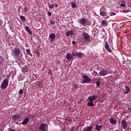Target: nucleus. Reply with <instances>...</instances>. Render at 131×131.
Segmentation results:
<instances>
[{
	"label": "nucleus",
	"mask_w": 131,
	"mask_h": 131,
	"mask_svg": "<svg viewBox=\"0 0 131 131\" xmlns=\"http://www.w3.org/2000/svg\"><path fill=\"white\" fill-rule=\"evenodd\" d=\"M10 131H15V129H11V130H10Z\"/></svg>",
	"instance_id": "nucleus-50"
},
{
	"label": "nucleus",
	"mask_w": 131,
	"mask_h": 131,
	"mask_svg": "<svg viewBox=\"0 0 131 131\" xmlns=\"http://www.w3.org/2000/svg\"><path fill=\"white\" fill-rule=\"evenodd\" d=\"M48 5L49 6V9H54V8H55V5L54 4H51V5H50V3H48Z\"/></svg>",
	"instance_id": "nucleus-26"
},
{
	"label": "nucleus",
	"mask_w": 131,
	"mask_h": 131,
	"mask_svg": "<svg viewBox=\"0 0 131 131\" xmlns=\"http://www.w3.org/2000/svg\"><path fill=\"white\" fill-rule=\"evenodd\" d=\"M28 122H29V118L27 117L21 122V124L23 125H24L25 124H27V123H28Z\"/></svg>",
	"instance_id": "nucleus-14"
},
{
	"label": "nucleus",
	"mask_w": 131,
	"mask_h": 131,
	"mask_svg": "<svg viewBox=\"0 0 131 131\" xmlns=\"http://www.w3.org/2000/svg\"><path fill=\"white\" fill-rule=\"evenodd\" d=\"M82 36L83 40L84 41H85V42H89L90 41V39H91V36H90L88 33L83 32L82 34Z\"/></svg>",
	"instance_id": "nucleus-6"
},
{
	"label": "nucleus",
	"mask_w": 131,
	"mask_h": 131,
	"mask_svg": "<svg viewBox=\"0 0 131 131\" xmlns=\"http://www.w3.org/2000/svg\"><path fill=\"white\" fill-rule=\"evenodd\" d=\"M78 88V86H77V85L75 84L74 86V90H76V89H77Z\"/></svg>",
	"instance_id": "nucleus-38"
},
{
	"label": "nucleus",
	"mask_w": 131,
	"mask_h": 131,
	"mask_svg": "<svg viewBox=\"0 0 131 131\" xmlns=\"http://www.w3.org/2000/svg\"><path fill=\"white\" fill-rule=\"evenodd\" d=\"M7 78H8V77H6V78L1 83V86L2 90H6L9 85V79Z\"/></svg>",
	"instance_id": "nucleus-3"
},
{
	"label": "nucleus",
	"mask_w": 131,
	"mask_h": 131,
	"mask_svg": "<svg viewBox=\"0 0 131 131\" xmlns=\"http://www.w3.org/2000/svg\"><path fill=\"white\" fill-rule=\"evenodd\" d=\"M70 131H74V127H72L70 129Z\"/></svg>",
	"instance_id": "nucleus-45"
},
{
	"label": "nucleus",
	"mask_w": 131,
	"mask_h": 131,
	"mask_svg": "<svg viewBox=\"0 0 131 131\" xmlns=\"http://www.w3.org/2000/svg\"><path fill=\"white\" fill-rule=\"evenodd\" d=\"M13 54L14 55H13V57H20H20H22V52L18 47L14 48L13 50Z\"/></svg>",
	"instance_id": "nucleus-2"
},
{
	"label": "nucleus",
	"mask_w": 131,
	"mask_h": 131,
	"mask_svg": "<svg viewBox=\"0 0 131 131\" xmlns=\"http://www.w3.org/2000/svg\"><path fill=\"white\" fill-rule=\"evenodd\" d=\"M37 53H38V52H36V54H37Z\"/></svg>",
	"instance_id": "nucleus-53"
},
{
	"label": "nucleus",
	"mask_w": 131,
	"mask_h": 131,
	"mask_svg": "<svg viewBox=\"0 0 131 131\" xmlns=\"http://www.w3.org/2000/svg\"><path fill=\"white\" fill-rule=\"evenodd\" d=\"M33 76L34 77H33V80H36L37 79V78L36 77V75L34 74Z\"/></svg>",
	"instance_id": "nucleus-34"
},
{
	"label": "nucleus",
	"mask_w": 131,
	"mask_h": 131,
	"mask_svg": "<svg viewBox=\"0 0 131 131\" xmlns=\"http://www.w3.org/2000/svg\"><path fill=\"white\" fill-rule=\"evenodd\" d=\"M115 15H116V13H115V12H111L110 13V16H115Z\"/></svg>",
	"instance_id": "nucleus-32"
},
{
	"label": "nucleus",
	"mask_w": 131,
	"mask_h": 131,
	"mask_svg": "<svg viewBox=\"0 0 131 131\" xmlns=\"http://www.w3.org/2000/svg\"><path fill=\"white\" fill-rule=\"evenodd\" d=\"M121 7L124 8L126 6V3L125 2H122L121 4L120 5Z\"/></svg>",
	"instance_id": "nucleus-30"
},
{
	"label": "nucleus",
	"mask_w": 131,
	"mask_h": 131,
	"mask_svg": "<svg viewBox=\"0 0 131 131\" xmlns=\"http://www.w3.org/2000/svg\"><path fill=\"white\" fill-rule=\"evenodd\" d=\"M128 7H129V8H131V3L130 2L128 3Z\"/></svg>",
	"instance_id": "nucleus-41"
},
{
	"label": "nucleus",
	"mask_w": 131,
	"mask_h": 131,
	"mask_svg": "<svg viewBox=\"0 0 131 131\" xmlns=\"http://www.w3.org/2000/svg\"><path fill=\"white\" fill-rule=\"evenodd\" d=\"M16 124H19V122H16Z\"/></svg>",
	"instance_id": "nucleus-49"
},
{
	"label": "nucleus",
	"mask_w": 131,
	"mask_h": 131,
	"mask_svg": "<svg viewBox=\"0 0 131 131\" xmlns=\"http://www.w3.org/2000/svg\"><path fill=\"white\" fill-rule=\"evenodd\" d=\"M12 120L14 121V122L17 120V121H22V118H21V115L19 114H16L13 115L12 117Z\"/></svg>",
	"instance_id": "nucleus-5"
},
{
	"label": "nucleus",
	"mask_w": 131,
	"mask_h": 131,
	"mask_svg": "<svg viewBox=\"0 0 131 131\" xmlns=\"http://www.w3.org/2000/svg\"><path fill=\"white\" fill-rule=\"evenodd\" d=\"M122 13H128V10H123Z\"/></svg>",
	"instance_id": "nucleus-39"
},
{
	"label": "nucleus",
	"mask_w": 131,
	"mask_h": 131,
	"mask_svg": "<svg viewBox=\"0 0 131 131\" xmlns=\"http://www.w3.org/2000/svg\"><path fill=\"white\" fill-rule=\"evenodd\" d=\"M71 6H72V8H76V4H75L74 3L71 2Z\"/></svg>",
	"instance_id": "nucleus-29"
},
{
	"label": "nucleus",
	"mask_w": 131,
	"mask_h": 131,
	"mask_svg": "<svg viewBox=\"0 0 131 131\" xmlns=\"http://www.w3.org/2000/svg\"><path fill=\"white\" fill-rule=\"evenodd\" d=\"M128 110L131 111V106L128 107Z\"/></svg>",
	"instance_id": "nucleus-47"
},
{
	"label": "nucleus",
	"mask_w": 131,
	"mask_h": 131,
	"mask_svg": "<svg viewBox=\"0 0 131 131\" xmlns=\"http://www.w3.org/2000/svg\"><path fill=\"white\" fill-rule=\"evenodd\" d=\"M121 125L122 128H124L125 130H126V128H127L128 124L127 122L125 120H122L121 122Z\"/></svg>",
	"instance_id": "nucleus-7"
},
{
	"label": "nucleus",
	"mask_w": 131,
	"mask_h": 131,
	"mask_svg": "<svg viewBox=\"0 0 131 131\" xmlns=\"http://www.w3.org/2000/svg\"><path fill=\"white\" fill-rule=\"evenodd\" d=\"M66 58L67 60H71L73 58V55L71 53H68L66 55Z\"/></svg>",
	"instance_id": "nucleus-16"
},
{
	"label": "nucleus",
	"mask_w": 131,
	"mask_h": 131,
	"mask_svg": "<svg viewBox=\"0 0 131 131\" xmlns=\"http://www.w3.org/2000/svg\"><path fill=\"white\" fill-rule=\"evenodd\" d=\"M96 72V74H97L98 73L97 72Z\"/></svg>",
	"instance_id": "nucleus-51"
},
{
	"label": "nucleus",
	"mask_w": 131,
	"mask_h": 131,
	"mask_svg": "<svg viewBox=\"0 0 131 131\" xmlns=\"http://www.w3.org/2000/svg\"><path fill=\"white\" fill-rule=\"evenodd\" d=\"M66 120H67L68 121H69V122H70V121H71V118L69 119H66Z\"/></svg>",
	"instance_id": "nucleus-40"
},
{
	"label": "nucleus",
	"mask_w": 131,
	"mask_h": 131,
	"mask_svg": "<svg viewBox=\"0 0 131 131\" xmlns=\"http://www.w3.org/2000/svg\"><path fill=\"white\" fill-rule=\"evenodd\" d=\"M93 130V125L85 127L83 128V131H92Z\"/></svg>",
	"instance_id": "nucleus-13"
},
{
	"label": "nucleus",
	"mask_w": 131,
	"mask_h": 131,
	"mask_svg": "<svg viewBox=\"0 0 131 131\" xmlns=\"http://www.w3.org/2000/svg\"><path fill=\"white\" fill-rule=\"evenodd\" d=\"M46 127H48V125L45 123H41L39 127L40 130L48 131Z\"/></svg>",
	"instance_id": "nucleus-8"
},
{
	"label": "nucleus",
	"mask_w": 131,
	"mask_h": 131,
	"mask_svg": "<svg viewBox=\"0 0 131 131\" xmlns=\"http://www.w3.org/2000/svg\"><path fill=\"white\" fill-rule=\"evenodd\" d=\"M55 7H56V8H58V5H57V4H56V3H55Z\"/></svg>",
	"instance_id": "nucleus-48"
},
{
	"label": "nucleus",
	"mask_w": 131,
	"mask_h": 131,
	"mask_svg": "<svg viewBox=\"0 0 131 131\" xmlns=\"http://www.w3.org/2000/svg\"><path fill=\"white\" fill-rule=\"evenodd\" d=\"M99 75L100 76H105V75H108V72H107V71L102 69L100 71Z\"/></svg>",
	"instance_id": "nucleus-11"
},
{
	"label": "nucleus",
	"mask_w": 131,
	"mask_h": 131,
	"mask_svg": "<svg viewBox=\"0 0 131 131\" xmlns=\"http://www.w3.org/2000/svg\"><path fill=\"white\" fill-rule=\"evenodd\" d=\"M100 15L102 17H105L107 15V13L105 11H101L100 12Z\"/></svg>",
	"instance_id": "nucleus-21"
},
{
	"label": "nucleus",
	"mask_w": 131,
	"mask_h": 131,
	"mask_svg": "<svg viewBox=\"0 0 131 131\" xmlns=\"http://www.w3.org/2000/svg\"><path fill=\"white\" fill-rule=\"evenodd\" d=\"M72 43H73V45H76V41H72Z\"/></svg>",
	"instance_id": "nucleus-46"
},
{
	"label": "nucleus",
	"mask_w": 131,
	"mask_h": 131,
	"mask_svg": "<svg viewBox=\"0 0 131 131\" xmlns=\"http://www.w3.org/2000/svg\"><path fill=\"white\" fill-rule=\"evenodd\" d=\"M20 19L21 21H22V22L24 23L26 21V18L23 15L20 16Z\"/></svg>",
	"instance_id": "nucleus-25"
},
{
	"label": "nucleus",
	"mask_w": 131,
	"mask_h": 131,
	"mask_svg": "<svg viewBox=\"0 0 131 131\" xmlns=\"http://www.w3.org/2000/svg\"><path fill=\"white\" fill-rule=\"evenodd\" d=\"M26 53L28 54V55H29V56L32 57V53H31V52H30V49H27Z\"/></svg>",
	"instance_id": "nucleus-24"
},
{
	"label": "nucleus",
	"mask_w": 131,
	"mask_h": 131,
	"mask_svg": "<svg viewBox=\"0 0 131 131\" xmlns=\"http://www.w3.org/2000/svg\"><path fill=\"white\" fill-rule=\"evenodd\" d=\"M98 98V96H96L95 95L90 96L88 97L87 100V106L88 107H94L95 106V104H94V101L96 100Z\"/></svg>",
	"instance_id": "nucleus-1"
},
{
	"label": "nucleus",
	"mask_w": 131,
	"mask_h": 131,
	"mask_svg": "<svg viewBox=\"0 0 131 131\" xmlns=\"http://www.w3.org/2000/svg\"><path fill=\"white\" fill-rule=\"evenodd\" d=\"M78 54V53H77V52H75L74 51V52H72V55H73V56H77Z\"/></svg>",
	"instance_id": "nucleus-33"
},
{
	"label": "nucleus",
	"mask_w": 131,
	"mask_h": 131,
	"mask_svg": "<svg viewBox=\"0 0 131 131\" xmlns=\"http://www.w3.org/2000/svg\"><path fill=\"white\" fill-rule=\"evenodd\" d=\"M82 77L83 78V80L81 82V83H89V82H91L92 80L91 78L86 75H82Z\"/></svg>",
	"instance_id": "nucleus-4"
},
{
	"label": "nucleus",
	"mask_w": 131,
	"mask_h": 131,
	"mask_svg": "<svg viewBox=\"0 0 131 131\" xmlns=\"http://www.w3.org/2000/svg\"><path fill=\"white\" fill-rule=\"evenodd\" d=\"M110 122L111 124H116V120L114 119V118H111L110 119Z\"/></svg>",
	"instance_id": "nucleus-17"
},
{
	"label": "nucleus",
	"mask_w": 131,
	"mask_h": 131,
	"mask_svg": "<svg viewBox=\"0 0 131 131\" xmlns=\"http://www.w3.org/2000/svg\"><path fill=\"white\" fill-rule=\"evenodd\" d=\"M48 15L49 17H51V16H52V13L51 12H48Z\"/></svg>",
	"instance_id": "nucleus-42"
},
{
	"label": "nucleus",
	"mask_w": 131,
	"mask_h": 131,
	"mask_svg": "<svg viewBox=\"0 0 131 131\" xmlns=\"http://www.w3.org/2000/svg\"><path fill=\"white\" fill-rule=\"evenodd\" d=\"M77 56V57H78V58H83V57L84 56V54L79 52L78 53V54Z\"/></svg>",
	"instance_id": "nucleus-22"
},
{
	"label": "nucleus",
	"mask_w": 131,
	"mask_h": 131,
	"mask_svg": "<svg viewBox=\"0 0 131 131\" xmlns=\"http://www.w3.org/2000/svg\"><path fill=\"white\" fill-rule=\"evenodd\" d=\"M26 30L29 33V34H30V35H32V31H31V30L29 28V27L26 26Z\"/></svg>",
	"instance_id": "nucleus-18"
},
{
	"label": "nucleus",
	"mask_w": 131,
	"mask_h": 131,
	"mask_svg": "<svg viewBox=\"0 0 131 131\" xmlns=\"http://www.w3.org/2000/svg\"><path fill=\"white\" fill-rule=\"evenodd\" d=\"M24 71L25 72H28V68L27 67V66H25L23 68Z\"/></svg>",
	"instance_id": "nucleus-28"
},
{
	"label": "nucleus",
	"mask_w": 131,
	"mask_h": 131,
	"mask_svg": "<svg viewBox=\"0 0 131 131\" xmlns=\"http://www.w3.org/2000/svg\"><path fill=\"white\" fill-rule=\"evenodd\" d=\"M37 85H38V88H40L41 89H42L43 88V85L41 84V83L40 82H37Z\"/></svg>",
	"instance_id": "nucleus-27"
},
{
	"label": "nucleus",
	"mask_w": 131,
	"mask_h": 131,
	"mask_svg": "<svg viewBox=\"0 0 131 131\" xmlns=\"http://www.w3.org/2000/svg\"><path fill=\"white\" fill-rule=\"evenodd\" d=\"M50 23L51 25H55V21H54L52 20H50Z\"/></svg>",
	"instance_id": "nucleus-36"
},
{
	"label": "nucleus",
	"mask_w": 131,
	"mask_h": 131,
	"mask_svg": "<svg viewBox=\"0 0 131 131\" xmlns=\"http://www.w3.org/2000/svg\"><path fill=\"white\" fill-rule=\"evenodd\" d=\"M4 63V59L2 57H1L0 59V64H3Z\"/></svg>",
	"instance_id": "nucleus-37"
},
{
	"label": "nucleus",
	"mask_w": 131,
	"mask_h": 131,
	"mask_svg": "<svg viewBox=\"0 0 131 131\" xmlns=\"http://www.w3.org/2000/svg\"><path fill=\"white\" fill-rule=\"evenodd\" d=\"M101 85V83L100 82V81H96V86L97 88H99V86Z\"/></svg>",
	"instance_id": "nucleus-31"
},
{
	"label": "nucleus",
	"mask_w": 131,
	"mask_h": 131,
	"mask_svg": "<svg viewBox=\"0 0 131 131\" xmlns=\"http://www.w3.org/2000/svg\"><path fill=\"white\" fill-rule=\"evenodd\" d=\"M66 36H72V35H74V31H68L67 32H66Z\"/></svg>",
	"instance_id": "nucleus-12"
},
{
	"label": "nucleus",
	"mask_w": 131,
	"mask_h": 131,
	"mask_svg": "<svg viewBox=\"0 0 131 131\" xmlns=\"http://www.w3.org/2000/svg\"><path fill=\"white\" fill-rule=\"evenodd\" d=\"M9 77H8L7 78H9Z\"/></svg>",
	"instance_id": "nucleus-52"
},
{
	"label": "nucleus",
	"mask_w": 131,
	"mask_h": 131,
	"mask_svg": "<svg viewBox=\"0 0 131 131\" xmlns=\"http://www.w3.org/2000/svg\"><path fill=\"white\" fill-rule=\"evenodd\" d=\"M49 38L51 39V41H54V40L56 38V35L54 33L50 34Z\"/></svg>",
	"instance_id": "nucleus-15"
},
{
	"label": "nucleus",
	"mask_w": 131,
	"mask_h": 131,
	"mask_svg": "<svg viewBox=\"0 0 131 131\" xmlns=\"http://www.w3.org/2000/svg\"><path fill=\"white\" fill-rule=\"evenodd\" d=\"M102 127H103V125H100V126H99V124H97L96 125L95 129H96V130L97 131H100L101 130V128H102Z\"/></svg>",
	"instance_id": "nucleus-19"
},
{
	"label": "nucleus",
	"mask_w": 131,
	"mask_h": 131,
	"mask_svg": "<svg viewBox=\"0 0 131 131\" xmlns=\"http://www.w3.org/2000/svg\"><path fill=\"white\" fill-rule=\"evenodd\" d=\"M78 23L83 25V26L86 24V19L85 18H80L78 20Z\"/></svg>",
	"instance_id": "nucleus-9"
},
{
	"label": "nucleus",
	"mask_w": 131,
	"mask_h": 131,
	"mask_svg": "<svg viewBox=\"0 0 131 131\" xmlns=\"http://www.w3.org/2000/svg\"><path fill=\"white\" fill-rule=\"evenodd\" d=\"M125 91L124 92V94H127L130 92L129 87L128 86L125 85Z\"/></svg>",
	"instance_id": "nucleus-20"
},
{
	"label": "nucleus",
	"mask_w": 131,
	"mask_h": 131,
	"mask_svg": "<svg viewBox=\"0 0 131 131\" xmlns=\"http://www.w3.org/2000/svg\"><path fill=\"white\" fill-rule=\"evenodd\" d=\"M19 95H22L23 94V89H20L18 92Z\"/></svg>",
	"instance_id": "nucleus-35"
},
{
	"label": "nucleus",
	"mask_w": 131,
	"mask_h": 131,
	"mask_svg": "<svg viewBox=\"0 0 131 131\" xmlns=\"http://www.w3.org/2000/svg\"><path fill=\"white\" fill-rule=\"evenodd\" d=\"M104 48L108 51V53H112V50H111L110 47H109V44L108 43V42H105L104 45Z\"/></svg>",
	"instance_id": "nucleus-10"
},
{
	"label": "nucleus",
	"mask_w": 131,
	"mask_h": 131,
	"mask_svg": "<svg viewBox=\"0 0 131 131\" xmlns=\"http://www.w3.org/2000/svg\"><path fill=\"white\" fill-rule=\"evenodd\" d=\"M104 25L105 26H107V20H102V22H101V26H104Z\"/></svg>",
	"instance_id": "nucleus-23"
},
{
	"label": "nucleus",
	"mask_w": 131,
	"mask_h": 131,
	"mask_svg": "<svg viewBox=\"0 0 131 131\" xmlns=\"http://www.w3.org/2000/svg\"><path fill=\"white\" fill-rule=\"evenodd\" d=\"M25 12L26 13L27 12V8L26 7H24Z\"/></svg>",
	"instance_id": "nucleus-43"
},
{
	"label": "nucleus",
	"mask_w": 131,
	"mask_h": 131,
	"mask_svg": "<svg viewBox=\"0 0 131 131\" xmlns=\"http://www.w3.org/2000/svg\"><path fill=\"white\" fill-rule=\"evenodd\" d=\"M49 74H50L51 75H53V73L51 72V70H50Z\"/></svg>",
	"instance_id": "nucleus-44"
}]
</instances>
